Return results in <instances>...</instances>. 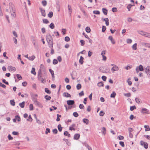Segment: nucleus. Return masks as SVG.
<instances>
[{
	"mask_svg": "<svg viewBox=\"0 0 150 150\" xmlns=\"http://www.w3.org/2000/svg\"><path fill=\"white\" fill-rule=\"evenodd\" d=\"M53 16V13L52 11H50L49 12V13L48 14V16L50 18H52Z\"/></svg>",
	"mask_w": 150,
	"mask_h": 150,
	"instance_id": "cd10ccee",
	"label": "nucleus"
},
{
	"mask_svg": "<svg viewBox=\"0 0 150 150\" xmlns=\"http://www.w3.org/2000/svg\"><path fill=\"white\" fill-rule=\"evenodd\" d=\"M73 115L75 117H77L79 116L78 114L76 112H74L73 113Z\"/></svg>",
	"mask_w": 150,
	"mask_h": 150,
	"instance_id": "09e8293b",
	"label": "nucleus"
},
{
	"mask_svg": "<svg viewBox=\"0 0 150 150\" xmlns=\"http://www.w3.org/2000/svg\"><path fill=\"white\" fill-rule=\"evenodd\" d=\"M140 144L141 145L143 146L144 148L147 149L148 147V144L147 142L141 141L140 142Z\"/></svg>",
	"mask_w": 150,
	"mask_h": 150,
	"instance_id": "39448f33",
	"label": "nucleus"
},
{
	"mask_svg": "<svg viewBox=\"0 0 150 150\" xmlns=\"http://www.w3.org/2000/svg\"><path fill=\"white\" fill-rule=\"evenodd\" d=\"M8 69L9 71H15L16 70V69L15 67H13L11 66H8Z\"/></svg>",
	"mask_w": 150,
	"mask_h": 150,
	"instance_id": "f8f14e48",
	"label": "nucleus"
},
{
	"mask_svg": "<svg viewBox=\"0 0 150 150\" xmlns=\"http://www.w3.org/2000/svg\"><path fill=\"white\" fill-rule=\"evenodd\" d=\"M144 127L145 128V131H149L150 130V128L148 125H145Z\"/></svg>",
	"mask_w": 150,
	"mask_h": 150,
	"instance_id": "412c9836",
	"label": "nucleus"
},
{
	"mask_svg": "<svg viewBox=\"0 0 150 150\" xmlns=\"http://www.w3.org/2000/svg\"><path fill=\"white\" fill-rule=\"evenodd\" d=\"M137 44L135 43L132 46V48L133 50H136L137 49Z\"/></svg>",
	"mask_w": 150,
	"mask_h": 150,
	"instance_id": "a878e982",
	"label": "nucleus"
},
{
	"mask_svg": "<svg viewBox=\"0 0 150 150\" xmlns=\"http://www.w3.org/2000/svg\"><path fill=\"white\" fill-rule=\"evenodd\" d=\"M101 131L105 135L106 133V129L105 128V127H103Z\"/></svg>",
	"mask_w": 150,
	"mask_h": 150,
	"instance_id": "c85d7f7f",
	"label": "nucleus"
},
{
	"mask_svg": "<svg viewBox=\"0 0 150 150\" xmlns=\"http://www.w3.org/2000/svg\"><path fill=\"white\" fill-rule=\"evenodd\" d=\"M102 11L103 13L106 15L107 14L108 10L105 8H102Z\"/></svg>",
	"mask_w": 150,
	"mask_h": 150,
	"instance_id": "5701e85b",
	"label": "nucleus"
},
{
	"mask_svg": "<svg viewBox=\"0 0 150 150\" xmlns=\"http://www.w3.org/2000/svg\"><path fill=\"white\" fill-rule=\"evenodd\" d=\"M31 96L32 100L33 102H35V101L37 100V97L38 96V95L36 94H32Z\"/></svg>",
	"mask_w": 150,
	"mask_h": 150,
	"instance_id": "423d86ee",
	"label": "nucleus"
},
{
	"mask_svg": "<svg viewBox=\"0 0 150 150\" xmlns=\"http://www.w3.org/2000/svg\"><path fill=\"white\" fill-rule=\"evenodd\" d=\"M42 5L44 6H45L47 5V1L45 0L42 1Z\"/></svg>",
	"mask_w": 150,
	"mask_h": 150,
	"instance_id": "ea45409f",
	"label": "nucleus"
},
{
	"mask_svg": "<svg viewBox=\"0 0 150 150\" xmlns=\"http://www.w3.org/2000/svg\"><path fill=\"white\" fill-rule=\"evenodd\" d=\"M36 120L37 122L39 124H41V122L38 119L37 117V116H36Z\"/></svg>",
	"mask_w": 150,
	"mask_h": 150,
	"instance_id": "bf43d9fd",
	"label": "nucleus"
},
{
	"mask_svg": "<svg viewBox=\"0 0 150 150\" xmlns=\"http://www.w3.org/2000/svg\"><path fill=\"white\" fill-rule=\"evenodd\" d=\"M10 102L11 105L12 106H14L15 105V102L14 100H11Z\"/></svg>",
	"mask_w": 150,
	"mask_h": 150,
	"instance_id": "e433bc0d",
	"label": "nucleus"
},
{
	"mask_svg": "<svg viewBox=\"0 0 150 150\" xmlns=\"http://www.w3.org/2000/svg\"><path fill=\"white\" fill-rule=\"evenodd\" d=\"M45 91L46 93H47L48 94H50L51 93V91L49 90L48 88H45Z\"/></svg>",
	"mask_w": 150,
	"mask_h": 150,
	"instance_id": "4c0bfd02",
	"label": "nucleus"
},
{
	"mask_svg": "<svg viewBox=\"0 0 150 150\" xmlns=\"http://www.w3.org/2000/svg\"><path fill=\"white\" fill-rule=\"evenodd\" d=\"M34 103L36 106L40 108L43 107L42 105L37 100L35 101Z\"/></svg>",
	"mask_w": 150,
	"mask_h": 150,
	"instance_id": "0eeeda50",
	"label": "nucleus"
},
{
	"mask_svg": "<svg viewBox=\"0 0 150 150\" xmlns=\"http://www.w3.org/2000/svg\"><path fill=\"white\" fill-rule=\"evenodd\" d=\"M108 39L109 40H110L111 41L112 43V44H115V42L114 40L113 39V38L112 36H109L108 37Z\"/></svg>",
	"mask_w": 150,
	"mask_h": 150,
	"instance_id": "ddd939ff",
	"label": "nucleus"
},
{
	"mask_svg": "<svg viewBox=\"0 0 150 150\" xmlns=\"http://www.w3.org/2000/svg\"><path fill=\"white\" fill-rule=\"evenodd\" d=\"M118 138L119 140H122L123 139L124 137L123 136H120L118 137Z\"/></svg>",
	"mask_w": 150,
	"mask_h": 150,
	"instance_id": "69168bd1",
	"label": "nucleus"
},
{
	"mask_svg": "<svg viewBox=\"0 0 150 150\" xmlns=\"http://www.w3.org/2000/svg\"><path fill=\"white\" fill-rule=\"evenodd\" d=\"M38 77H42V71L40 69L39 70L38 72Z\"/></svg>",
	"mask_w": 150,
	"mask_h": 150,
	"instance_id": "4be33fe9",
	"label": "nucleus"
},
{
	"mask_svg": "<svg viewBox=\"0 0 150 150\" xmlns=\"http://www.w3.org/2000/svg\"><path fill=\"white\" fill-rule=\"evenodd\" d=\"M81 85L80 83H78L76 86V88L78 90H79L81 88Z\"/></svg>",
	"mask_w": 150,
	"mask_h": 150,
	"instance_id": "a19ab883",
	"label": "nucleus"
},
{
	"mask_svg": "<svg viewBox=\"0 0 150 150\" xmlns=\"http://www.w3.org/2000/svg\"><path fill=\"white\" fill-rule=\"evenodd\" d=\"M97 85L99 87L103 86H104V84L103 82H100L98 83Z\"/></svg>",
	"mask_w": 150,
	"mask_h": 150,
	"instance_id": "b1692460",
	"label": "nucleus"
},
{
	"mask_svg": "<svg viewBox=\"0 0 150 150\" xmlns=\"http://www.w3.org/2000/svg\"><path fill=\"white\" fill-rule=\"evenodd\" d=\"M136 108L135 106L134 105L133 106H131L130 107V110L131 111H133V110H134L135 109H136Z\"/></svg>",
	"mask_w": 150,
	"mask_h": 150,
	"instance_id": "a18cd8bd",
	"label": "nucleus"
},
{
	"mask_svg": "<svg viewBox=\"0 0 150 150\" xmlns=\"http://www.w3.org/2000/svg\"><path fill=\"white\" fill-rule=\"evenodd\" d=\"M49 27L52 29H53L54 28V25L53 23H51L49 25Z\"/></svg>",
	"mask_w": 150,
	"mask_h": 150,
	"instance_id": "2f4dec72",
	"label": "nucleus"
},
{
	"mask_svg": "<svg viewBox=\"0 0 150 150\" xmlns=\"http://www.w3.org/2000/svg\"><path fill=\"white\" fill-rule=\"evenodd\" d=\"M119 70V68L116 65H114L112 68L111 69V70L112 71H117Z\"/></svg>",
	"mask_w": 150,
	"mask_h": 150,
	"instance_id": "9b49d317",
	"label": "nucleus"
},
{
	"mask_svg": "<svg viewBox=\"0 0 150 150\" xmlns=\"http://www.w3.org/2000/svg\"><path fill=\"white\" fill-rule=\"evenodd\" d=\"M116 95V93L115 92L113 91L112 93L110 95V97L112 98H114L115 97Z\"/></svg>",
	"mask_w": 150,
	"mask_h": 150,
	"instance_id": "72a5a7b5",
	"label": "nucleus"
},
{
	"mask_svg": "<svg viewBox=\"0 0 150 150\" xmlns=\"http://www.w3.org/2000/svg\"><path fill=\"white\" fill-rule=\"evenodd\" d=\"M12 134L15 135H18L19 134L18 132L13 131L12 132Z\"/></svg>",
	"mask_w": 150,
	"mask_h": 150,
	"instance_id": "0e129e2a",
	"label": "nucleus"
},
{
	"mask_svg": "<svg viewBox=\"0 0 150 150\" xmlns=\"http://www.w3.org/2000/svg\"><path fill=\"white\" fill-rule=\"evenodd\" d=\"M127 42L128 43H131L132 42V40L131 39H128L127 40Z\"/></svg>",
	"mask_w": 150,
	"mask_h": 150,
	"instance_id": "052dcab7",
	"label": "nucleus"
},
{
	"mask_svg": "<svg viewBox=\"0 0 150 150\" xmlns=\"http://www.w3.org/2000/svg\"><path fill=\"white\" fill-rule=\"evenodd\" d=\"M67 104L69 105H74L75 103V102L74 100H68L67 101Z\"/></svg>",
	"mask_w": 150,
	"mask_h": 150,
	"instance_id": "6e6552de",
	"label": "nucleus"
},
{
	"mask_svg": "<svg viewBox=\"0 0 150 150\" xmlns=\"http://www.w3.org/2000/svg\"><path fill=\"white\" fill-rule=\"evenodd\" d=\"M52 132L53 133L56 134L57 132V130L56 129H53L52 130Z\"/></svg>",
	"mask_w": 150,
	"mask_h": 150,
	"instance_id": "13d9d810",
	"label": "nucleus"
},
{
	"mask_svg": "<svg viewBox=\"0 0 150 150\" xmlns=\"http://www.w3.org/2000/svg\"><path fill=\"white\" fill-rule=\"evenodd\" d=\"M40 10L41 11L42 16L45 17L46 15L45 10L43 9L42 8H40Z\"/></svg>",
	"mask_w": 150,
	"mask_h": 150,
	"instance_id": "9d476101",
	"label": "nucleus"
},
{
	"mask_svg": "<svg viewBox=\"0 0 150 150\" xmlns=\"http://www.w3.org/2000/svg\"><path fill=\"white\" fill-rule=\"evenodd\" d=\"M64 134L65 136H67L69 137H70V134L67 131H65L64 132Z\"/></svg>",
	"mask_w": 150,
	"mask_h": 150,
	"instance_id": "58836bf2",
	"label": "nucleus"
},
{
	"mask_svg": "<svg viewBox=\"0 0 150 150\" xmlns=\"http://www.w3.org/2000/svg\"><path fill=\"white\" fill-rule=\"evenodd\" d=\"M58 63V61L56 59H54L53 61V64H56Z\"/></svg>",
	"mask_w": 150,
	"mask_h": 150,
	"instance_id": "49530a36",
	"label": "nucleus"
},
{
	"mask_svg": "<svg viewBox=\"0 0 150 150\" xmlns=\"http://www.w3.org/2000/svg\"><path fill=\"white\" fill-rule=\"evenodd\" d=\"M25 102L24 101L22 103H19V105L22 108H24L25 106Z\"/></svg>",
	"mask_w": 150,
	"mask_h": 150,
	"instance_id": "6ab92c4d",
	"label": "nucleus"
},
{
	"mask_svg": "<svg viewBox=\"0 0 150 150\" xmlns=\"http://www.w3.org/2000/svg\"><path fill=\"white\" fill-rule=\"evenodd\" d=\"M141 112L143 114H148V113L149 111L146 108H142L141 110Z\"/></svg>",
	"mask_w": 150,
	"mask_h": 150,
	"instance_id": "1a4fd4ad",
	"label": "nucleus"
},
{
	"mask_svg": "<svg viewBox=\"0 0 150 150\" xmlns=\"http://www.w3.org/2000/svg\"><path fill=\"white\" fill-rule=\"evenodd\" d=\"M9 6L11 16L12 17V18H14L16 16L15 12V8L14 5L11 2H10Z\"/></svg>",
	"mask_w": 150,
	"mask_h": 150,
	"instance_id": "f257e3e1",
	"label": "nucleus"
},
{
	"mask_svg": "<svg viewBox=\"0 0 150 150\" xmlns=\"http://www.w3.org/2000/svg\"><path fill=\"white\" fill-rule=\"evenodd\" d=\"M45 98L47 100H50L51 98V97L47 95L45 96Z\"/></svg>",
	"mask_w": 150,
	"mask_h": 150,
	"instance_id": "473e14b6",
	"label": "nucleus"
},
{
	"mask_svg": "<svg viewBox=\"0 0 150 150\" xmlns=\"http://www.w3.org/2000/svg\"><path fill=\"white\" fill-rule=\"evenodd\" d=\"M15 118L17 120L18 122H20L21 121V118L18 115H16L15 117Z\"/></svg>",
	"mask_w": 150,
	"mask_h": 150,
	"instance_id": "de8ad7c7",
	"label": "nucleus"
},
{
	"mask_svg": "<svg viewBox=\"0 0 150 150\" xmlns=\"http://www.w3.org/2000/svg\"><path fill=\"white\" fill-rule=\"evenodd\" d=\"M43 22L44 23L47 24L49 23L48 21L46 19H43Z\"/></svg>",
	"mask_w": 150,
	"mask_h": 150,
	"instance_id": "37998d69",
	"label": "nucleus"
},
{
	"mask_svg": "<svg viewBox=\"0 0 150 150\" xmlns=\"http://www.w3.org/2000/svg\"><path fill=\"white\" fill-rule=\"evenodd\" d=\"M144 136L147 138L148 139H150V136L146 135H145Z\"/></svg>",
	"mask_w": 150,
	"mask_h": 150,
	"instance_id": "774afa93",
	"label": "nucleus"
},
{
	"mask_svg": "<svg viewBox=\"0 0 150 150\" xmlns=\"http://www.w3.org/2000/svg\"><path fill=\"white\" fill-rule=\"evenodd\" d=\"M104 114H105V112H104L101 111L100 112V113H99V115L100 116H103L104 115Z\"/></svg>",
	"mask_w": 150,
	"mask_h": 150,
	"instance_id": "3c124183",
	"label": "nucleus"
},
{
	"mask_svg": "<svg viewBox=\"0 0 150 150\" xmlns=\"http://www.w3.org/2000/svg\"><path fill=\"white\" fill-rule=\"evenodd\" d=\"M140 34L145 37L150 38V33L143 31H140L139 32Z\"/></svg>",
	"mask_w": 150,
	"mask_h": 150,
	"instance_id": "7ed1b4c3",
	"label": "nucleus"
},
{
	"mask_svg": "<svg viewBox=\"0 0 150 150\" xmlns=\"http://www.w3.org/2000/svg\"><path fill=\"white\" fill-rule=\"evenodd\" d=\"M29 108L30 110H33V105L32 104H30L29 105Z\"/></svg>",
	"mask_w": 150,
	"mask_h": 150,
	"instance_id": "c03bdc74",
	"label": "nucleus"
},
{
	"mask_svg": "<svg viewBox=\"0 0 150 150\" xmlns=\"http://www.w3.org/2000/svg\"><path fill=\"white\" fill-rule=\"evenodd\" d=\"M58 128L59 131V132H61L62 130V127H61V125L59 124L58 126Z\"/></svg>",
	"mask_w": 150,
	"mask_h": 150,
	"instance_id": "c9c22d12",
	"label": "nucleus"
},
{
	"mask_svg": "<svg viewBox=\"0 0 150 150\" xmlns=\"http://www.w3.org/2000/svg\"><path fill=\"white\" fill-rule=\"evenodd\" d=\"M86 32L89 33L91 32V29L88 27H87L86 28Z\"/></svg>",
	"mask_w": 150,
	"mask_h": 150,
	"instance_id": "f704fd0d",
	"label": "nucleus"
},
{
	"mask_svg": "<svg viewBox=\"0 0 150 150\" xmlns=\"http://www.w3.org/2000/svg\"><path fill=\"white\" fill-rule=\"evenodd\" d=\"M35 58V57L34 55H33L32 56L29 57L28 58V59L31 61H33Z\"/></svg>",
	"mask_w": 150,
	"mask_h": 150,
	"instance_id": "c756f323",
	"label": "nucleus"
},
{
	"mask_svg": "<svg viewBox=\"0 0 150 150\" xmlns=\"http://www.w3.org/2000/svg\"><path fill=\"white\" fill-rule=\"evenodd\" d=\"M46 40L49 44V47H53V39L50 34H47L46 35Z\"/></svg>",
	"mask_w": 150,
	"mask_h": 150,
	"instance_id": "f03ea898",
	"label": "nucleus"
},
{
	"mask_svg": "<svg viewBox=\"0 0 150 150\" xmlns=\"http://www.w3.org/2000/svg\"><path fill=\"white\" fill-rule=\"evenodd\" d=\"M139 69V71H142L144 70V68L142 65H140L139 66L137 67Z\"/></svg>",
	"mask_w": 150,
	"mask_h": 150,
	"instance_id": "2eb2a0df",
	"label": "nucleus"
},
{
	"mask_svg": "<svg viewBox=\"0 0 150 150\" xmlns=\"http://www.w3.org/2000/svg\"><path fill=\"white\" fill-rule=\"evenodd\" d=\"M106 29V27L105 26H103L102 27V32H104Z\"/></svg>",
	"mask_w": 150,
	"mask_h": 150,
	"instance_id": "6e6d98bb",
	"label": "nucleus"
},
{
	"mask_svg": "<svg viewBox=\"0 0 150 150\" xmlns=\"http://www.w3.org/2000/svg\"><path fill=\"white\" fill-rule=\"evenodd\" d=\"M135 100L136 102L138 103H140L142 102L141 100L138 98H136Z\"/></svg>",
	"mask_w": 150,
	"mask_h": 150,
	"instance_id": "aec40b11",
	"label": "nucleus"
},
{
	"mask_svg": "<svg viewBox=\"0 0 150 150\" xmlns=\"http://www.w3.org/2000/svg\"><path fill=\"white\" fill-rule=\"evenodd\" d=\"M68 9L69 10V14H71V6L68 5Z\"/></svg>",
	"mask_w": 150,
	"mask_h": 150,
	"instance_id": "7c9ffc66",
	"label": "nucleus"
},
{
	"mask_svg": "<svg viewBox=\"0 0 150 150\" xmlns=\"http://www.w3.org/2000/svg\"><path fill=\"white\" fill-rule=\"evenodd\" d=\"M8 138L9 140H11L13 139V138L12 137H11L10 134H9L8 136Z\"/></svg>",
	"mask_w": 150,
	"mask_h": 150,
	"instance_id": "680f3d73",
	"label": "nucleus"
},
{
	"mask_svg": "<svg viewBox=\"0 0 150 150\" xmlns=\"http://www.w3.org/2000/svg\"><path fill=\"white\" fill-rule=\"evenodd\" d=\"M83 121L84 123L86 124V125L88 124L89 122L88 120V119L85 118L83 119Z\"/></svg>",
	"mask_w": 150,
	"mask_h": 150,
	"instance_id": "a211bd4d",
	"label": "nucleus"
},
{
	"mask_svg": "<svg viewBox=\"0 0 150 150\" xmlns=\"http://www.w3.org/2000/svg\"><path fill=\"white\" fill-rule=\"evenodd\" d=\"M31 73L33 74L34 75H35L36 74V72L35 71V69L33 67L31 71Z\"/></svg>",
	"mask_w": 150,
	"mask_h": 150,
	"instance_id": "bb28decb",
	"label": "nucleus"
},
{
	"mask_svg": "<svg viewBox=\"0 0 150 150\" xmlns=\"http://www.w3.org/2000/svg\"><path fill=\"white\" fill-rule=\"evenodd\" d=\"M63 96L66 97H71V95L67 92H64L63 93Z\"/></svg>",
	"mask_w": 150,
	"mask_h": 150,
	"instance_id": "dca6fc26",
	"label": "nucleus"
},
{
	"mask_svg": "<svg viewBox=\"0 0 150 150\" xmlns=\"http://www.w3.org/2000/svg\"><path fill=\"white\" fill-rule=\"evenodd\" d=\"M93 13L94 14H100V12L99 11H93Z\"/></svg>",
	"mask_w": 150,
	"mask_h": 150,
	"instance_id": "79ce46f5",
	"label": "nucleus"
},
{
	"mask_svg": "<svg viewBox=\"0 0 150 150\" xmlns=\"http://www.w3.org/2000/svg\"><path fill=\"white\" fill-rule=\"evenodd\" d=\"M50 132V130L49 128H47L46 129V131L45 132V134H47L48 133Z\"/></svg>",
	"mask_w": 150,
	"mask_h": 150,
	"instance_id": "864d4df0",
	"label": "nucleus"
},
{
	"mask_svg": "<svg viewBox=\"0 0 150 150\" xmlns=\"http://www.w3.org/2000/svg\"><path fill=\"white\" fill-rule=\"evenodd\" d=\"M84 59L83 57H82V56H81L80 57V59L79 60V63L81 64H83V60Z\"/></svg>",
	"mask_w": 150,
	"mask_h": 150,
	"instance_id": "f3484780",
	"label": "nucleus"
},
{
	"mask_svg": "<svg viewBox=\"0 0 150 150\" xmlns=\"http://www.w3.org/2000/svg\"><path fill=\"white\" fill-rule=\"evenodd\" d=\"M145 73L146 74L148 77H150V67L147 66L144 69Z\"/></svg>",
	"mask_w": 150,
	"mask_h": 150,
	"instance_id": "20e7f679",
	"label": "nucleus"
},
{
	"mask_svg": "<svg viewBox=\"0 0 150 150\" xmlns=\"http://www.w3.org/2000/svg\"><path fill=\"white\" fill-rule=\"evenodd\" d=\"M80 135L79 134H75L74 136V139L76 140H78L80 137Z\"/></svg>",
	"mask_w": 150,
	"mask_h": 150,
	"instance_id": "4468645a",
	"label": "nucleus"
},
{
	"mask_svg": "<svg viewBox=\"0 0 150 150\" xmlns=\"http://www.w3.org/2000/svg\"><path fill=\"white\" fill-rule=\"evenodd\" d=\"M124 95L127 97H129L131 96V94L130 93H125Z\"/></svg>",
	"mask_w": 150,
	"mask_h": 150,
	"instance_id": "4d7b16f0",
	"label": "nucleus"
},
{
	"mask_svg": "<svg viewBox=\"0 0 150 150\" xmlns=\"http://www.w3.org/2000/svg\"><path fill=\"white\" fill-rule=\"evenodd\" d=\"M70 40V38L68 36H66L65 38V40L66 42L69 41Z\"/></svg>",
	"mask_w": 150,
	"mask_h": 150,
	"instance_id": "8fccbe9b",
	"label": "nucleus"
},
{
	"mask_svg": "<svg viewBox=\"0 0 150 150\" xmlns=\"http://www.w3.org/2000/svg\"><path fill=\"white\" fill-rule=\"evenodd\" d=\"M16 76H17V78L19 80H21L22 78L21 76L19 74H17Z\"/></svg>",
	"mask_w": 150,
	"mask_h": 150,
	"instance_id": "603ef678",
	"label": "nucleus"
},
{
	"mask_svg": "<svg viewBox=\"0 0 150 150\" xmlns=\"http://www.w3.org/2000/svg\"><path fill=\"white\" fill-rule=\"evenodd\" d=\"M112 11L113 12H116L117 11V9L116 8L114 7L112 8Z\"/></svg>",
	"mask_w": 150,
	"mask_h": 150,
	"instance_id": "5fc2aeb1",
	"label": "nucleus"
},
{
	"mask_svg": "<svg viewBox=\"0 0 150 150\" xmlns=\"http://www.w3.org/2000/svg\"><path fill=\"white\" fill-rule=\"evenodd\" d=\"M123 147H124L125 144H124V142H123L120 141L119 143Z\"/></svg>",
	"mask_w": 150,
	"mask_h": 150,
	"instance_id": "e2e57ef3",
	"label": "nucleus"
},
{
	"mask_svg": "<svg viewBox=\"0 0 150 150\" xmlns=\"http://www.w3.org/2000/svg\"><path fill=\"white\" fill-rule=\"evenodd\" d=\"M134 6V5H131V4H128L127 8L129 11H130L131 8L132 7V6Z\"/></svg>",
	"mask_w": 150,
	"mask_h": 150,
	"instance_id": "393cba45",
	"label": "nucleus"
},
{
	"mask_svg": "<svg viewBox=\"0 0 150 150\" xmlns=\"http://www.w3.org/2000/svg\"><path fill=\"white\" fill-rule=\"evenodd\" d=\"M102 79L103 81H105L106 79V77L105 76H103L102 77Z\"/></svg>",
	"mask_w": 150,
	"mask_h": 150,
	"instance_id": "338daca9",
	"label": "nucleus"
}]
</instances>
